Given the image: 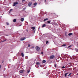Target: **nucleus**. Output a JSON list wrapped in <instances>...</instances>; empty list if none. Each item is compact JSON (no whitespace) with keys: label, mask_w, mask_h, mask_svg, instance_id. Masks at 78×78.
Segmentation results:
<instances>
[{"label":"nucleus","mask_w":78,"mask_h":78,"mask_svg":"<svg viewBox=\"0 0 78 78\" xmlns=\"http://www.w3.org/2000/svg\"><path fill=\"white\" fill-rule=\"evenodd\" d=\"M35 49L37 51H39L40 50V48L38 46H36L35 47Z\"/></svg>","instance_id":"nucleus-1"},{"label":"nucleus","mask_w":78,"mask_h":78,"mask_svg":"<svg viewBox=\"0 0 78 78\" xmlns=\"http://www.w3.org/2000/svg\"><path fill=\"white\" fill-rule=\"evenodd\" d=\"M18 2H14L13 4V6H15L16 5L18 4Z\"/></svg>","instance_id":"nucleus-2"},{"label":"nucleus","mask_w":78,"mask_h":78,"mask_svg":"<svg viewBox=\"0 0 78 78\" xmlns=\"http://www.w3.org/2000/svg\"><path fill=\"white\" fill-rule=\"evenodd\" d=\"M55 58L54 55H52L50 57V59H53Z\"/></svg>","instance_id":"nucleus-3"},{"label":"nucleus","mask_w":78,"mask_h":78,"mask_svg":"<svg viewBox=\"0 0 78 78\" xmlns=\"http://www.w3.org/2000/svg\"><path fill=\"white\" fill-rule=\"evenodd\" d=\"M32 5V2H30L28 3V6H31Z\"/></svg>","instance_id":"nucleus-4"},{"label":"nucleus","mask_w":78,"mask_h":78,"mask_svg":"<svg viewBox=\"0 0 78 78\" xmlns=\"http://www.w3.org/2000/svg\"><path fill=\"white\" fill-rule=\"evenodd\" d=\"M25 39H26V38L25 37L22 38H21L20 39V40L21 41H24V40Z\"/></svg>","instance_id":"nucleus-5"},{"label":"nucleus","mask_w":78,"mask_h":78,"mask_svg":"<svg viewBox=\"0 0 78 78\" xmlns=\"http://www.w3.org/2000/svg\"><path fill=\"white\" fill-rule=\"evenodd\" d=\"M46 26V24H44L42 25V28H44Z\"/></svg>","instance_id":"nucleus-6"},{"label":"nucleus","mask_w":78,"mask_h":78,"mask_svg":"<svg viewBox=\"0 0 78 78\" xmlns=\"http://www.w3.org/2000/svg\"><path fill=\"white\" fill-rule=\"evenodd\" d=\"M31 29H32V30H34L35 29V27H31Z\"/></svg>","instance_id":"nucleus-7"},{"label":"nucleus","mask_w":78,"mask_h":78,"mask_svg":"<svg viewBox=\"0 0 78 78\" xmlns=\"http://www.w3.org/2000/svg\"><path fill=\"white\" fill-rule=\"evenodd\" d=\"M23 20H24V19L23 18H22L21 19V22H23Z\"/></svg>","instance_id":"nucleus-8"},{"label":"nucleus","mask_w":78,"mask_h":78,"mask_svg":"<svg viewBox=\"0 0 78 78\" xmlns=\"http://www.w3.org/2000/svg\"><path fill=\"white\" fill-rule=\"evenodd\" d=\"M72 34H73L72 33H70L68 34V35L70 36H72Z\"/></svg>","instance_id":"nucleus-9"},{"label":"nucleus","mask_w":78,"mask_h":78,"mask_svg":"<svg viewBox=\"0 0 78 78\" xmlns=\"http://www.w3.org/2000/svg\"><path fill=\"white\" fill-rule=\"evenodd\" d=\"M21 55L22 57H23L24 56V54H23V52L21 53Z\"/></svg>","instance_id":"nucleus-10"},{"label":"nucleus","mask_w":78,"mask_h":78,"mask_svg":"<svg viewBox=\"0 0 78 78\" xmlns=\"http://www.w3.org/2000/svg\"><path fill=\"white\" fill-rule=\"evenodd\" d=\"M36 64L37 65V66H39V64H40V63H39V62H36Z\"/></svg>","instance_id":"nucleus-11"},{"label":"nucleus","mask_w":78,"mask_h":78,"mask_svg":"<svg viewBox=\"0 0 78 78\" xmlns=\"http://www.w3.org/2000/svg\"><path fill=\"white\" fill-rule=\"evenodd\" d=\"M19 72L20 73H23V70H20Z\"/></svg>","instance_id":"nucleus-12"},{"label":"nucleus","mask_w":78,"mask_h":78,"mask_svg":"<svg viewBox=\"0 0 78 78\" xmlns=\"http://www.w3.org/2000/svg\"><path fill=\"white\" fill-rule=\"evenodd\" d=\"M46 20H48V18H46L44 20V21H46Z\"/></svg>","instance_id":"nucleus-13"},{"label":"nucleus","mask_w":78,"mask_h":78,"mask_svg":"<svg viewBox=\"0 0 78 78\" xmlns=\"http://www.w3.org/2000/svg\"><path fill=\"white\" fill-rule=\"evenodd\" d=\"M67 74H69V73H66L65 74V76H66V77L67 76Z\"/></svg>","instance_id":"nucleus-14"},{"label":"nucleus","mask_w":78,"mask_h":78,"mask_svg":"<svg viewBox=\"0 0 78 78\" xmlns=\"http://www.w3.org/2000/svg\"><path fill=\"white\" fill-rule=\"evenodd\" d=\"M45 62H46V61L45 60H43L42 63H45Z\"/></svg>","instance_id":"nucleus-15"},{"label":"nucleus","mask_w":78,"mask_h":78,"mask_svg":"<svg viewBox=\"0 0 78 78\" xmlns=\"http://www.w3.org/2000/svg\"><path fill=\"white\" fill-rule=\"evenodd\" d=\"M75 50L76 52H78V49H77L76 48H75Z\"/></svg>","instance_id":"nucleus-16"},{"label":"nucleus","mask_w":78,"mask_h":78,"mask_svg":"<svg viewBox=\"0 0 78 78\" xmlns=\"http://www.w3.org/2000/svg\"><path fill=\"white\" fill-rule=\"evenodd\" d=\"M13 22H16V19H15L13 20Z\"/></svg>","instance_id":"nucleus-17"},{"label":"nucleus","mask_w":78,"mask_h":78,"mask_svg":"<svg viewBox=\"0 0 78 78\" xmlns=\"http://www.w3.org/2000/svg\"><path fill=\"white\" fill-rule=\"evenodd\" d=\"M12 11V9H11L10 10H9V13H10Z\"/></svg>","instance_id":"nucleus-18"},{"label":"nucleus","mask_w":78,"mask_h":78,"mask_svg":"<svg viewBox=\"0 0 78 78\" xmlns=\"http://www.w3.org/2000/svg\"><path fill=\"white\" fill-rule=\"evenodd\" d=\"M30 70L29 69L27 70V73H30Z\"/></svg>","instance_id":"nucleus-19"},{"label":"nucleus","mask_w":78,"mask_h":78,"mask_svg":"<svg viewBox=\"0 0 78 78\" xmlns=\"http://www.w3.org/2000/svg\"><path fill=\"white\" fill-rule=\"evenodd\" d=\"M38 2L39 3H41V0H39L38 1Z\"/></svg>","instance_id":"nucleus-20"},{"label":"nucleus","mask_w":78,"mask_h":78,"mask_svg":"<svg viewBox=\"0 0 78 78\" xmlns=\"http://www.w3.org/2000/svg\"><path fill=\"white\" fill-rule=\"evenodd\" d=\"M37 5V3L35 2L34 4V5Z\"/></svg>","instance_id":"nucleus-21"},{"label":"nucleus","mask_w":78,"mask_h":78,"mask_svg":"<svg viewBox=\"0 0 78 78\" xmlns=\"http://www.w3.org/2000/svg\"><path fill=\"white\" fill-rule=\"evenodd\" d=\"M66 45L65 44H64L62 45V46H63V47H66Z\"/></svg>","instance_id":"nucleus-22"},{"label":"nucleus","mask_w":78,"mask_h":78,"mask_svg":"<svg viewBox=\"0 0 78 78\" xmlns=\"http://www.w3.org/2000/svg\"><path fill=\"white\" fill-rule=\"evenodd\" d=\"M54 66L55 68H56L57 67V66H56V64H54Z\"/></svg>","instance_id":"nucleus-23"},{"label":"nucleus","mask_w":78,"mask_h":78,"mask_svg":"<svg viewBox=\"0 0 78 78\" xmlns=\"http://www.w3.org/2000/svg\"><path fill=\"white\" fill-rule=\"evenodd\" d=\"M50 22H51V21H48V23H50Z\"/></svg>","instance_id":"nucleus-24"},{"label":"nucleus","mask_w":78,"mask_h":78,"mask_svg":"<svg viewBox=\"0 0 78 78\" xmlns=\"http://www.w3.org/2000/svg\"><path fill=\"white\" fill-rule=\"evenodd\" d=\"M6 24L7 25H9V23H6Z\"/></svg>","instance_id":"nucleus-25"},{"label":"nucleus","mask_w":78,"mask_h":78,"mask_svg":"<svg viewBox=\"0 0 78 78\" xmlns=\"http://www.w3.org/2000/svg\"><path fill=\"white\" fill-rule=\"evenodd\" d=\"M48 41H47L46 42V44H48Z\"/></svg>","instance_id":"nucleus-26"},{"label":"nucleus","mask_w":78,"mask_h":78,"mask_svg":"<svg viewBox=\"0 0 78 78\" xmlns=\"http://www.w3.org/2000/svg\"><path fill=\"white\" fill-rule=\"evenodd\" d=\"M65 68V67L64 66H63L62 67V69H64Z\"/></svg>","instance_id":"nucleus-27"},{"label":"nucleus","mask_w":78,"mask_h":78,"mask_svg":"<svg viewBox=\"0 0 78 78\" xmlns=\"http://www.w3.org/2000/svg\"><path fill=\"white\" fill-rule=\"evenodd\" d=\"M70 75H72V73H70L69 75H68V76H69Z\"/></svg>","instance_id":"nucleus-28"},{"label":"nucleus","mask_w":78,"mask_h":78,"mask_svg":"<svg viewBox=\"0 0 78 78\" xmlns=\"http://www.w3.org/2000/svg\"><path fill=\"white\" fill-rule=\"evenodd\" d=\"M30 47V44H28V47Z\"/></svg>","instance_id":"nucleus-29"},{"label":"nucleus","mask_w":78,"mask_h":78,"mask_svg":"<svg viewBox=\"0 0 78 78\" xmlns=\"http://www.w3.org/2000/svg\"><path fill=\"white\" fill-rule=\"evenodd\" d=\"M6 41V40H4L3 41H2V42H5V41Z\"/></svg>","instance_id":"nucleus-30"},{"label":"nucleus","mask_w":78,"mask_h":78,"mask_svg":"<svg viewBox=\"0 0 78 78\" xmlns=\"http://www.w3.org/2000/svg\"><path fill=\"white\" fill-rule=\"evenodd\" d=\"M41 54H42V55H44V54H43V52H41Z\"/></svg>","instance_id":"nucleus-31"},{"label":"nucleus","mask_w":78,"mask_h":78,"mask_svg":"<svg viewBox=\"0 0 78 78\" xmlns=\"http://www.w3.org/2000/svg\"><path fill=\"white\" fill-rule=\"evenodd\" d=\"M1 67H2V66L0 65V69H1Z\"/></svg>","instance_id":"nucleus-32"},{"label":"nucleus","mask_w":78,"mask_h":78,"mask_svg":"<svg viewBox=\"0 0 78 78\" xmlns=\"http://www.w3.org/2000/svg\"><path fill=\"white\" fill-rule=\"evenodd\" d=\"M71 46H68V48H70V47H71Z\"/></svg>","instance_id":"nucleus-33"},{"label":"nucleus","mask_w":78,"mask_h":78,"mask_svg":"<svg viewBox=\"0 0 78 78\" xmlns=\"http://www.w3.org/2000/svg\"><path fill=\"white\" fill-rule=\"evenodd\" d=\"M26 9V8H24L23 9H24V10H25V9Z\"/></svg>","instance_id":"nucleus-34"},{"label":"nucleus","mask_w":78,"mask_h":78,"mask_svg":"<svg viewBox=\"0 0 78 78\" xmlns=\"http://www.w3.org/2000/svg\"><path fill=\"white\" fill-rule=\"evenodd\" d=\"M25 1V0H22V2H24V1Z\"/></svg>","instance_id":"nucleus-35"},{"label":"nucleus","mask_w":78,"mask_h":78,"mask_svg":"<svg viewBox=\"0 0 78 78\" xmlns=\"http://www.w3.org/2000/svg\"><path fill=\"white\" fill-rule=\"evenodd\" d=\"M44 2H46V0H44Z\"/></svg>","instance_id":"nucleus-36"},{"label":"nucleus","mask_w":78,"mask_h":78,"mask_svg":"<svg viewBox=\"0 0 78 78\" xmlns=\"http://www.w3.org/2000/svg\"><path fill=\"white\" fill-rule=\"evenodd\" d=\"M27 58H28V57H25V58H26V59H27Z\"/></svg>","instance_id":"nucleus-37"},{"label":"nucleus","mask_w":78,"mask_h":78,"mask_svg":"<svg viewBox=\"0 0 78 78\" xmlns=\"http://www.w3.org/2000/svg\"><path fill=\"white\" fill-rule=\"evenodd\" d=\"M40 67H42V66L41 65H40Z\"/></svg>","instance_id":"nucleus-38"},{"label":"nucleus","mask_w":78,"mask_h":78,"mask_svg":"<svg viewBox=\"0 0 78 78\" xmlns=\"http://www.w3.org/2000/svg\"><path fill=\"white\" fill-rule=\"evenodd\" d=\"M77 75H78V73L77 74Z\"/></svg>","instance_id":"nucleus-39"},{"label":"nucleus","mask_w":78,"mask_h":78,"mask_svg":"<svg viewBox=\"0 0 78 78\" xmlns=\"http://www.w3.org/2000/svg\"><path fill=\"white\" fill-rule=\"evenodd\" d=\"M2 63H3V62H2Z\"/></svg>","instance_id":"nucleus-40"},{"label":"nucleus","mask_w":78,"mask_h":78,"mask_svg":"<svg viewBox=\"0 0 78 78\" xmlns=\"http://www.w3.org/2000/svg\"><path fill=\"white\" fill-rule=\"evenodd\" d=\"M26 58H27V57H26Z\"/></svg>","instance_id":"nucleus-41"},{"label":"nucleus","mask_w":78,"mask_h":78,"mask_svg":"<svg viewBox=\"0 0 78 78\" xmlns=\"http://www.w3.org/2000/svg\"><path fill=\"white\" fill-rule=\"evenodd\" d=\"M38 67H39V66L37 68H38Z\"/></svg>","instance_id":"nucleus-42"}]
</instances>
